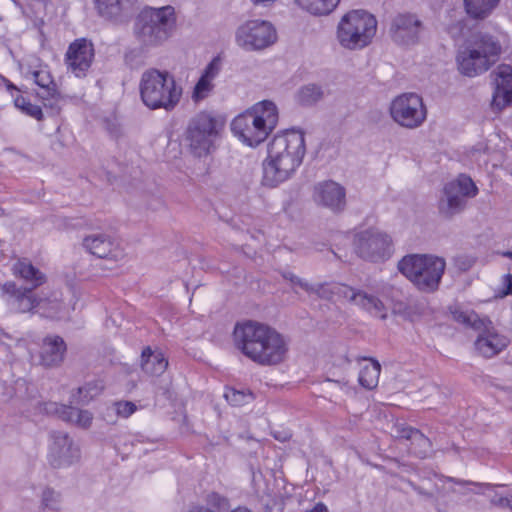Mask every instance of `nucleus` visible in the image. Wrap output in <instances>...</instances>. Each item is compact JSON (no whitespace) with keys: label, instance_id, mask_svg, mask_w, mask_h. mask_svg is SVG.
Segmentation results:
<instances>
[{"label":"nucleus","instance_id":"f257e3e1","mask_svg":"<svg viewBox=\"0 0 512 512\" xmlns=\"http://www.w3.org/2000/svg\"><path fill=\"white\" fill-rule=\"evenodd\" d=\"M306 154L305 135L289 129L276 134L268 144L267 157L262 163L261 184L275 188L291 179Z\"/></svg>","mask_w":512,"mask_h":512},{"label":"nucleus","instance_id":"f03ea898","mask_svg":"<svg viewBox=\"0 0 512 512\" xmlns=\"http://www.w3.org/2000/svg\"><path fill=\"white\" fill-rule=\"evenodd\" d=\"M233 335L236 348L260 366H277L288 356L287 339L269 325L247 321L237 324Z\"/></svg>","mask_w":512,"mask_h":512},{"label":"nucleus","instance_id":"7ed1b4c3","mask_svg":"<svg viewBox=\"0 0 512 512\" xmlns=\"http://www.w3.org/2000/svg\"><path fill=\"white\" fill-rule=\"evenodd\" d=\"M501 53L502 45L496 35L485 31L473 32L457 53L458 69L465 76H478L488 71Z\"/></svg>","mask_w":512,"mask_h":512},{"label":"nucleus","instance_id":"20e7f679","mask_svg":"<svg viewBox=\"0 0 512 512\" xmlns=\"http://www.w3.org/2000/svg\"><path fill=\"white\" fill-rule=\"evenodd\" d=\"M139 93L143 104L151 110H173L180 102L182 88L168 71L145 70L140 78Z\"/></svg>","mask_w":512,"mask_h":512},{"label":"nucleus","instance_id":"39448f33","mask_svg":"<svg viewBox=\"0 0 512 512\" xmlns=\"http://www.w3.org/2000/svg\"><path fill=\"white\" fill-rule=\"evenodd\" d=\"M175 26L176 16L172 6L145 7L136 17L134 34L143 46L154 47L168 40Z\"/></svg>","mask_w":512,"mask_h":512},{"label":"nucleus","instance_id":"423d86ee","mask_svg":"<svg viewBox=\"0 0 512 512\" xmlns=\"http://www.w3.org/2000/svg\"><path fill=\"white\" fill-rule=\"evenodd\" d=\"M446 262L429 254H410L398 263V270L421 292L433 293L439 288Z\"/></svg>","mask_w":512,"mask_h":512},{"label":"nucleus","instance_id":"0eeeda50","mask_svg":"<svg viewBox=\"0 0 512 512\" xmlns=\"http://www.w3.org/2000/svg\"><path fill=\"white\" fill-rule=\"evenodd\" d=\"M225 127V120L209 112L195 115L186 129V140L190 153L202 158L213 153Z\"/></svg>","mask_w":512,"mask_h":512},{"label":"nucleus","instance_id":"6e6552de","mask_svg":"<svg viewBox=\"0 0 512 512\" xmlns=\"http://www.w3.org/2000/svg\"><path fill=\"white\" fill-rule=\"evenodd\" d=\"M376 18L363 10L346 13L338 23L336 37L339 44L349 50L362 49L376 34Z\"/></svg>","mask_w":512,"mask_h":512},{"label":"nucleus","instance_id":"1a4fd4ad","mask_svg":"<svg viewBox=\"0 0 512 512\" xmlns=\"http://www.w3.org/2000/svg\"><path fill=\"white\" fill-rule=\"evenodd\" d=\"M454 318L457 322L465 324L477 330L478 336L474 342L476 352L484 358H492L509 344V338L500 334L492 321L487 317L481 318L473 311H455Z\"/></svg>","mask_w":512,"mask_h":512},{"label":"nucleus","instance_id":"9d476101","mask_svg":"<svg viewBox=\"0 0 512 512\" xmlns=\"http://www.w3.org/2000/svg\"><path fill=\"white\" fill-rule=\"evenodd\" d=\"M477 193L478 188L473 180L467 175H459L444 186L443 196L438 203L439 213L445 218L453 217L462 212L467 205V199L475 197Z\"/></svg>","mask_w":512,"mask_h":512},{"label":"nucleus","instance_id":"9b49d317","mask_svg":"<svg viewBox=\"0 0 512 512\" xmlns=\"http://www.w3.org/2000/svg\"><path fill=\"white\" fill-rule=\"evenodd\" d=\"M390 116L400 126L415 129L426 120L427 112L422 98L416 93H404L390 104Z\"/></svg>","mask_w":512,"mask_h":512},{"label":"nucleus","instance_id":"f8f14e48","mask_svg":"<svg viewBox=\"0 0 512 512\" xmlns=\"http://www.w3.org/2000/svg\"><path fill=\"white\" fill-rule=\"evenodd\" d=\"M276 41V29L265 20H250L241 25L236 32L237 44L247 51L266 49Z\"/></svg>","mask_w":512,"mask_h":512},{"label":"nucleus","instance_id":"ddd939ff","mask_svg":"<svg viewBox=\"0 0 512 512\" xmlns=\"http://www.w3.org/2000/svg\"><path fill=\"white\" fill-rule=\"evenodd\" d=\"M353 246L360 258L377 262L389 256L391 239L379 229L369 228L355 235Z\"/></svg>","mask_w":512,"mask_h":512},{"label":"nucleus","instance_id":"4468645a","mask_svg":"<svg viewBox=\"0 0 512 512\" xmlns=\"http://www.w3.org/2000/svg\"><path fill=\"white\" fill-rule=\"evenodd\" d=\"M81 458L79 445L69 434L53 431L49 434L47 459L54 468L68 467Z\"/></svg>","mask_w":512,"mask_h":512},{"label":"nucleus","instance_id":"2eb2a0df","mask_svg":"<svg viewBox=\"0 0 512 512\" xmlns=\"http://www.w3.org/2000/svg\"><path fill=\"white\" fill-rule=\"evenodd\" d=\"M95 57V49L93 43L86 39L80 38L73 41L65 54V62L68 70L76 77H85L90 69Z\"/></svg>","mask_w":512,"mask_h":512},{"label":"nucleus","instance_id":"dca6fc26","mask_svg":"<svg viewBox=\"0 0 512 512\" xmlns=\"http://www.w3.org/2000/svg\"><path fill=\"white\" fill-rule=\"evenodd\" d=\"M34 289L18 287L14 282H6L1 286L2 297L11 311L16 313L38 312L42 306L41 297L33 294Z\"/></svg>","mask_w":512,"mask_h":512},{"label":"nucleus","instance_id":"f3484780","mask_svg":"<svg viewBox=\"0 0 512 512\" xmlns=\"http://www.w3.org/2000/svg\"><path fill=\"white\" fill-rule=\"evenodd\" d=\"M423 30L422 21L416 14L405 12L397 14L390 25V36L399 45H413L419 40Z\"/></svg>","mask_w":512,"mask_h":512},{"label":"nucleus","instance_id":"a211bd4d","mask_svg":"<svg viewBox=\"0 0 512 512\" xmlns=\"http://www.w3.org/2000/svg\"><path fill=\"white\" fill-rule=\"evenodd\" d=\"M83 246L92 255L112 262H119L125 257L119 243L108 234L97 233L86 236L83 239Z\"/></svg>","mask_w":512,"mask_h":512},{"label":"nucleus","instance_id":"6ab92c4d","mask_svg":"<svg viewBox=\"0 0 512 512\" xmlns=\"http://www.w3.org/2000/svg\"><path fill=\"white\" fill-rule=\"evenodd\" d=\"M231 130L243 143L251 147L259 145L269 135L248 111L238 115L232 121Z\"/></svg>","mask_w":512,"mask_h":512},{"label":"nucleus","instance_id":"aec40b11","mask_svg":"<svg viewBox=\"0 0 512 512\" xmlns=\"http://www.w3.org/2000/svg\"><path fill=\"white\" fill-rule=\"evenodd\" d=\"M314 200L318 205L338 213L345 209L346 191L332 180L320 182L314 187Z\"/></svg>","mask_w":512,"mask_h":512},{"label":"nucleus","instance_id":"412c9836","mask_svg":"<svg viewBox=\"0 0 512 512\" xmlns=\"http://www.w3.org/2000/svg\"><path fill=\"white\" fill-rule=\"evenodd\" d=\"M139 0H94L98 14L108 20L123 23L128 21L137 9Z\"/></svg>","mask_w":512,"mask_h":512},{"label":"nucleus","instance_id":"4be33fe9","mask_svg":"<svg viewBox=\"0 0 512 512\" xmlns=\"http://www.w3.org/2000/svg\"><path fill=\"white\" fill-rule=\"evenodd\" d=\"M495 85L491 106L494 110L501 111L512 103V66H498Z\"/></svg>","mask_w":512,"mask_h":512},{"label":"nucleus","instance_id":"5701e85b","mask_svg":"<svg viewBox=\"0 0 512 512\" xmlns=\"http://www.w3.org/2000/svg\"><path fill=\"white\" fill-rule=\"evenodd\" d=\"M221 71V60L219 57H215L206 66L204 72L196 83L192 92V99L194 102H200L206 99L214 89L213 81L219 75Z\"/></svg>","mask_w":512,"mask_h":512},{"label":"nucleus","instance_id":"b1692460","mask_svg":"<svg viewBox=\"0 0 512 512\" xmlns=\"http://www.w3.org/2000/svg\"><path fill=\"white\" fill-rule=\"evenodd\" d=\"M349 302L380 319L387 318V307L381 299L364 290L351 289Z\"/></svg>","mask_w":512,"mask_h":512},{"label":"nucleus","instance_id":"393cba45","mask_svg":"<svg viewBox=\"0 0 512 512\" xmlns=\"http://www.w3.org/2000/svg\"><path fill=\"white\" fill-rule=\"evenodd\" d=\"M66 345L59 336L45 338L40 351L41 364L46 367L59 365L63 361Z\"/></svg>","mask_w":512,"mask_h":512},{"label":"nucleus","instance_id":"a878e982","mask_svg":"<svg viewBox=\"0 0 512 512\" xmlns=\"http://www.w3.org/2000/svg\"><path fill=\"white\" fill-rule=\"evenodd\" d=\"M260 125L270 134L278 123V110L270 100H263L253 105L249 110Z\"/></svg>","mask_w":512,"mask_h":512},{"label":"nucleus","instance_id":"bb28decb","mask_svg":"<svg viewBox=\"0 0 512 512\" xmlns=\"http://www.w3.org/2000/svg\"><path fill=\"white\" fill-rule=\"evenodd\" d=\"M351 286L343 283H319L313 285L311 294H316L319 298L329 301L346 300L349 302Z\"/></svg>","mask_w":512,"mask_h":512},{"label":"nucleus","instance_id":"cd10ccee","mask_svg":"<svg viewBox=\"0 0 512 512\" xmlns=\"http://www.w3.org/2000/svg\"><path fill=\"white\" fill-rule=\"evenodd\" d=\"M13 274L31 283V287H27L28 289H36L46 282V276L26 259L18 260L13 265Z\"/></svg>","mask_w":512,"mask_h":512},{"label":"nucleus","instance_id":"c85d7f7f","mask_svg":"<svg viewBox=\"0 0 512 512\" xmlns=\"http://www.w3.org/2000/svg\"><path fill=\"white\" fill-rule=\"evenodd\" d=\"M142 370L152 376H159L165 372L168 361L159 351H152L150 347H146L141 354Z\"/></svg>","mask_w":512,"mask_h":512},{"label":"nucleus","instance_id":"c756f323","mask_svg":"<svg viewBox=\"0 0 512 512\" xmlns=\"http://www.w3.org/2000/svg\"><path fill=\"white\" fill-rule=\"evenodd\" d=\"M29 74L31 75V78L34 80V82L41 88V91L38 92V95L44 101L54 100L56 102L60 98L57 85L47 70H33L29 72Z\"/></svg>","mask_w":512,"mask_h":512},{"label":"nucleus","instance_id":"7c9ffc66","mask_svg":"<svg viewBox=\"0 0 512 512\" xmlns=\"http://www.w3.org/2000/svg\"><path fill=\"white\" fill-rule=\"evenodd\" d=\"M57 413L62 420L82 428H88L93 419L92 413L88 410H81L73 406L61 405L57 409Z\"/></svg>","mask_w":512,"mask_h":512},{"label":"nucleus","instance_id":"2f4dec72","mask_svg":"<svg viewBox=\"0 0 512 512\" xmlns=\"http://www.w3.org/2000/svg\"><path fill=\"white\" fill-rule=\"evenodd\" d=\"M295 4L308 13L316 16L330 14L340 0H294Z\"/></svg>","mask_w":512,"mask_h":512},{"label":"nucleus","instance_id":"473e14b6","mask_svg":"<svg viewBox=\"0 0 512 512\" xmlns=\"http://www.w3.org/2000/svg\"><path fill=\"white\" fill-rule=\"evenodd\" d=\"M500 0H464L467 14L475 19H484L497 7Z\"/></svg>","mask_w":512,"mask_h":512},{"label":"nucleus","instance_id":"72a5a7b5","mask_svg":"<svg viewBox=\"0 0 512 512\" xmlns=\"http://www.w3.org/2000/svg\"><path fill=\"white\" fill-rule=\"evenodd\" d=\"M370 363L362 367L359 373V383L366 389H373L377 386L381 371L380 363L370 359Z\"/></svg>","mask_w":512,"mask_h":512},{"label":"nucleus","instance_id":"f704fd0d","mask_svg":"<svg viewBox=\"0 0 512 512\" xmlns=\"http://www.w3.org/2000/svg\"><path fill=\"white\" fill-rule=\"evenodd\" d=\"M41 302L43 305L39 306L38 312H40L43 316L52 319L62 318L66 307L56 295L46 298L41 297Z\"/></svg>","mask_w":512,"mask_h":512},{"label":"nucleus","instance_id":"c9c22d12","mask_svg":"<svg viewBox=\"0 0 512 512\" xmlns=\"http://www.w3.org/2000/svg\"><path fill=\"white\" fill-rule=\"evenodd\" d=\"M411 452L420 458H425L431 450V442L420 430L416 429L412 432Z\"/></svg>","mask_w":512,"mask_h":512},{"label":"nucleus","instance_id":"e433bc0d","mask_svg":"<svg viewBox=\"0 0 512 512\" xmlns=\"http://www.w3.org/2000/svg\"><path fill=\"white\" fill-rule=\"evenodd\" d=\"M297 98L302 105L310 106L323 98V91L317 85H307L298 91Z\"/></svg>","mask_w":512,"mask_h":512},{"label":"nucleus","instance_id":"4c0bfd02","mask_svg":"<svg viewBox=\"0 0 512 512\" xmlns=\"http://www.w3.org/2000/svg\"><path fill=\"white\" fill-rule=\"evenodd\" d=\"M15 106L25 114L34 117L37 120H41L43 113L38 105L30 103L25 97L18 96L14 100Z\"/></svg>","mask_w":512,"mask_h":512},{"label":"nucleus","instance_id":"58836bf2","mask_svg":"<svg viewBox=\"0 0 512 512\" xmlns=\"http://www.w3.org/2000/svg\"><path fill=\"white\" fill-rule=\"evenodd\" d=\"M42 506L45 509H49L51 511H59L61 506V497L60 494L54 491L51 488H46L42 492Z\"/></svg>","mask_w":512,"mask_h":512},{"label":"nucleus","instance_id":"ea45409f","mask_svg":"<svg viewBox=\"0 0 512 512\" xmlns=\"http://www.w3.org/2000/svg\"><path fill=\"white\" fill-rule=\"evenodd\" d=\"M205 501L208 506L216 512H225L230 507L229 499L217 492H210L206 495Z\"/></svg>","mask_w":512,"mask_h":512},{"label":"nucleus","instance_id":"a19ab883","mask_svg":"<svg viewBox=\"0 0 512 512\" xmlns=\"http://www.w3.org/2000/svg\"><path fill=\"white\" fill-rule=\"evenodd\" d=\"M224 396L226 400L233 406L244 405L253 399L252 393H245L235 389H228Z\"/></svg>","mask_w":512,"mask_h":512},{"label":"nucleus","instance_id":"79ce46f5","mask_svg":"<svg viewBox=\"0 0 512 512\" xmlns=\"http://www.w3.org/2000/svg\"><path fill=\"white\" fill-rule=\"evenodd\" d=\"M96 386L87 384L83 387H79L76 394H73L74 402L87 403L97 394Z\"/></svg>","mask_w":512,"mask_h":512},{"label":"nucleus","instance_id":"37998d69","mask_svg":"<svg viewBox=\"0 0 512 512\" xmlns=\"http://www.w3.org/2000/svg\"><path fill=\"white\" fill-rule=\"evenodd\" d=\"M282 276L284 279L288 280L292 284L293 287L298 286L301 289H303L304 291H306L307 293H310L313 289L312 284H309L307 281L299 278L292 272H283Z\"/></svg>","mask_w":512,"mask_h":512},{"label":"nucleus","instance_id":"c03bdc74","mask_svg":"<svg viewBox=\"0 0 512 512\" xmlns=\"http://www.w3.org/2000/svg\"><path fill=\"white\" fill-rule=\"evenodd\" d=\"M415 428L407 426L405 423H396L393 426V435L398 439L409 440L412 437V432H415Z\"/></svg>","mask_w":512,"mask_h":512},{"label":"nucleus","instance_id":"a18cd8bd","mask_svg":"<svg viewBox=\"0 0 512 512\" xmlns=\"http://www.w3.org/2000/svg\"><path fill=\"white\" fill-rule=\"evenodd\" d=\"M136 411V405L133 402L121 401L116 403V412L121 417H129Z\"/></svg>","mask_w":512,"mask_h":512},{"label":"nucleus","instance_id":"49530a36","mask_svg":"<svg viewBox=\"0 0 512 512\" xmlns=\"http://www.w3.org/2000/svg\"><path fill=\"white\" fill-rule=\"evenodd\" d=\"M503 286L504 289L501 292V297L512 295V275L506 274L503 277Z\"/></svg>","mask_w":512,"mask_h":512},{"label":"nucleus","instance_id":"de8ad7c7","mask_svg":"<svg viewBox=\"0 0 512 512\" xmlns=\"http://www.w3.org/2000/svg\"><path fill=\"white\" fill-rule=\"evenodd\" d=\"M495 504L502 508H510L512 509V496L500 497Z\"/></svg>","mask_w":512,"mask_h":512},{"label":"nucleus","instance_id":"09e8293b","mask_svg":"<svg viewBox=\"0 0 512 512\" xmlns=\"http://www.w3.org/2000/svg\"><path fill=\"white\" fill-rule=\"evenodd\" d=\"M187 512H216L211 508L203 506V505H195L191 507Z\"/></svg>","mask_w":512,"mask_h":512},{"label":"nucleus","instance_id":"8fccbe9b","mask_svg":"<svg viewBox=\"0 0 512 512\" xmlns=\"http://www.w3.org/2000/svg\"><path fill=\"white\" fill-rule=\"evenodd\" d=\"M308 512H328V509L323 503H317L314 508Z\"/></svg>","mask_w":512,"mask_h":512},{"label":"nucleus","instance_id":"3c124183","mask_svg":"<svg viewBox=\"0 0 512 512\" xmlns=\"http://www.w3.org/2000/svg\"><path fill=\"white\" fill-rule=\"evenodd\" d=\"M413 489H414L417 493H419V494H421V495H425V496H427V497H432V495H433V494H432V493H430V492H426V491H424V490H423L421 487H419V486H415V485H413Z\"/></svg>","mask_w":512,"mask_h":512},{"label":"nucleus","instance_id":"603ef678","mask_svg":"<svg viewBox=\"0 0 512 512\" xmlns=\"http://www.w3.org/2000/svg\"><path fill=\"white\" fill-rule=\"evenodd\" d=\"M452 37L456 38L461 35V29H458V26L451 27L449 30Z\"/></svg>","mask_w":512,"mask_h":512},{"label":"nucleus","instance_id":"864d4df0","mask_svg":"<svg viewBox=\"0 0 512 512\" xmlns=\"http://www.w3.org/2000/svg\"><path fill=\"white\" fill-rule=\"evenodd\" d=\"M274 437L280 440L281 442H285L290 438V434L287 432L283 433L282 435L274 434Z\"/></svg>","mask_w":512,"mask_h":512},{"label":"nucleus","instance_id":"5fc2aeb1","mask_svg":"<svg viewBox=\"0 0 512 512\" xmlns=\"http://www.w3.org/2000/svg\"><path fill=\"white\" fill-rule=\"evenodd\" d=\"M230 512H252V511L245 506H239V507L231 510Z\"/></svg>","mask_w":512,"mask_h":512},{"label":"nucleus","instance_id":"6e6d98bb","mask_svg":"<svg viewBox=\"0 0 512 512\" xmlns=\"http://www.w3.org/2000/svg\"><path fill=\"white\" fill-rule=\"evenodd\" d=\"M503 256H505V257H508V258L512 259V251L504 252V253H503Z\"/></svg>","mask_w":512,"mask_h":512},{"label":"nucleus","instance_id":"4d7b16f0","mask_svg":"<svg viewBox=\"0 0 512 512\" xmlns=\"http://www.w3.org/2000/svg\"><path fill=\"white\" fill-rule=\"evenodd\" d=\"M470 263L468 265H465V263H462V265L460 266L461 269L463 270H466L468 267H470Z\"/></svg>","mask_w":512,"mask_h":512},{"label":"nucleus","instance_id":"13d9d810","mask_svg":"<svg viewBox=\"0 0 512 512\" xmlns=\"http://www.w3.org/2000/svg\"><path fill=\"white\" fill-rule=\"evenodd\" d=\"M509 394H510V397L512 399V388L510 389Z\"/></svg>","mask_w":512,"mask_h":512}]
</instances>
